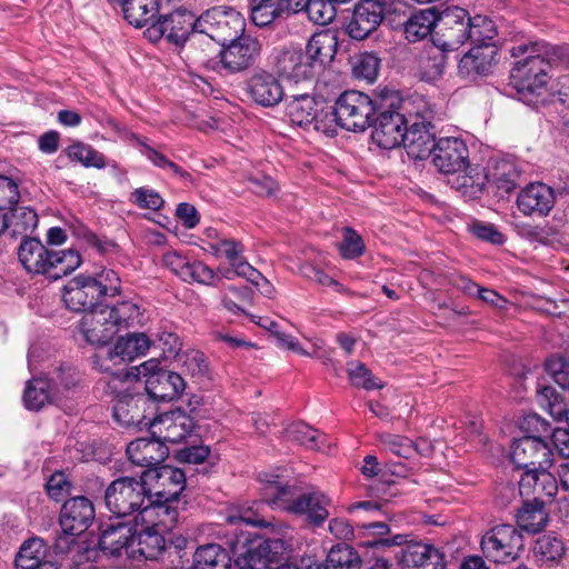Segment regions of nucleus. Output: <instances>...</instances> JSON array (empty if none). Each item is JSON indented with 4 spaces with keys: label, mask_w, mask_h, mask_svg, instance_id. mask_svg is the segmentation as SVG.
I'll return each instance as SVG.
<instances>
[{
    "label": "nucleus",
    "mask_w": 569,
    "mask_h": 569,
    "mask_svg": "<svg viewBox=\"0 0 569 569\" xmlns=\"http://www.w3.org/2000/svg\"><path fill=\"white\" fill-rule=\"evenodd\" d=\"M261 482L266 483L262 499L273 509L293 515H303L315 525H321L329 516L330 499L319 490L301 491L296 486L283 485L278 476L261 473Z\"/></svg>",
    "instance_id": "f257e3e1"
},
{
    "label": "nucleus",
    "mask_w": 569,
    "mask_h": 569,
    "mask_svg": "<svg viewBox=\"0 0 569 569\" xmlns=\"http://www.w3.org/2000/svg\"><path fill=\"white\" fill-rule=\"evenodd\" d=\"M178 510L166 503L144 507L133 518L136 558L157 560L164 551V535L172 531L178 522Z\"/></svg>",
    "instance_id": "f03ea898"
},
{
    "label": "nucleus",
    "mask_w": 569,
    "mask_h": 569,
    "mask_svg": "<svg viewBox=\"0 0 569 569\" xmlns=\"http://www.w3.org/2000/svg\"><path fill=\"white\" fill-rule=\"evenodd\" d=\"M18 259L26 271L56 281L73 272L81 264L77 250H53L37 238H23L18 249Z\"/></svg>",
    "instance_id": "7ed1b4c3"
},
{
    "label": "nucleus",
    "mask_w": 569,
    "mask_h": 569,
    "mask_svg": "<svg viewBox=\"0 0 569 569\" xmlns=\"http://www.w3.org/2000/svg\"><path fill=\"white\" fill-rule=\"evenodd\" d=\"M106 392L114 397L113 418L124 428L151 427L157 406L143 392H132L123 370L112 373L106 381Z\"/></svg>",
    "instance_id": "20e7f679"
},
{
    "label": "nucleus",
    "mask_w": 569,
    "mask_h": 569,
    "mask_svg": "<svg viewBox=\"0 0 569 569\" xmlns=\"http://www.w3.org/2000/svg\"><path fill=\"white\" fill-rule=\"evenodd\" d=\"M539 43L517 44L510 49L512 57L526 56L517 61L511 70L510 79L520 99L527 103H533L535 98L540 97L549 81L550 63L540 53Z\"/></svg>",
    "instance_id": "39448f33"
},
{
    "label": "nucleus",
    "mask_w": 569,
    "mask_h": 569,
    "mask_svg": "<svg viewBox=\"0 0 569 569\" xmlns=\"http://www.w3.org/2000/svg\"><path fill=\"white\" fill-rule=\"evenodd\" d=\"M381 108L380 99L373 100L356 90L345 91L335 106H330L331 129L336 131V126H340L348 131H365L372 124L373 114Z\"/></svg>",
    "instance_id": "423d86ee"
},
{
    "label": "nucleus",
    "mask_w": 569,
    "mask_h": 569,
    "mask_svg": "<svg viewBox=\"0 0 569 569\" xmlns=\"http://www.w3.org/2000/svg\"><path fill=\"white\" fill-rule=\"evenodd\" d=\"M432 162L435 167L445 174L458 173V179H462L457 188L467 190L468 188H476L477 191L481 190L483 182H476L469 169V150L465 142L459 137H441L437 140L433 152Z\"/></svg>",
    "instance_id": "0eeeda50"
},
{
    "label": "nucleus",
    "mask_w": 569,
    "mask_h": 569,
    "mask_svg": "<svg viewBox=\"0 0 569 569\" xmlns=\"http://www.w3.org/2000/svg\"><path fill=\"white\" fill-rule=\"evenodd\" d=\"M141 479L146 486L148 505L171 503L177 501L186 488V475L176 467L162 465L146 469Z\"/></svg>",
    "instance_id": "6e6552de"
},
{
    "label": "nucleus",
    "mask_w": 569,
    "mask_h": 569,
    "mask_svg": "<svg viewBox=\"0 0 569 569\" xmlns=\"http://www.w3.org/2000/svg\"><path fill=\"white\" fill-rule=\"evenodd\" d=\"M148 501L146 486L142 479L119 477L106 489L104 502L108 510L118 518H124L140 512Z\"/></svg>",
    "instance_id": "1a4fd4ad"
},
{
    "label": "nucleus",
    "mask_w": 569,
    "mask_h": 569,
    "mask_svg": "<svg viewBox=\"0 0 569 569\" xmlns=\"http://www.w3.org/2000/svg\"><path fill=\"white\" fill-rule=\"evenodd\" d=\"M151 346L150 339L144 333H129L120 337L112 348L100 349L93 357V363L101 372L112 373L123 370L124 367L113 369L144 356Z\"/></svg>",
    "instance_id": "9d476101"
},
{
    "label": "nucleus",
    "mask_w": 569,
    "mask_h": 569,
    "mask_svg": "<svg viewBox=\"0 0 569 569\" xmlns=\"http://www.w3.org/2000/svg\"><path fill=\"white\" fill-rule=\"evenodd\" d=\"M286 114L297 127L312 129L327 136L335 134V130L331 129L330 106L317 101L313 96H293L287 103Z\"/></svg>",
    "instance_id": "9b49d317"
},
{
    "label": "nucleus",
    "mask_w": 569,
    "mask_h": 569,
    "mask_svg": "<svg viewBox=\"0 0 569 569\" xmlns=\"http://www.w3.org/2000/svg\"><path fill=\"white\" fill-rule=\"evenodd\" d=\"M486 558L496 563H509L519 558L523 549V536L513 525H497L481 539Z\"/></svg>",
    "instance_id": "f8f14e48"
},
{
    "label": "nucleus",
    "mask_w": 569,
    "mask_h": 569,
    "mask_svg": "<svg viewBox=\"0 0 569 569\" xmlns=\"http://www.w3.org/2000/svg\"><path fill=\"white\" fill-rule=\"evenodd\" d=\"M398 97L391 94L390 97H381L380 106L382 108L377 111L378 117L372 120V141L382 149H393L399 147L403 140L406 127L408 126L410 118L407 119L402 113L390 110L388 108L393 107L395 101Z\"/></svg>",
    "instance_id": "ddd939ff"
},
{
    "label": "nucleus",
    "mask_w": 569,
    "mask_h": 569,
    "mask_svg": "<svg viewBox=\"0 0 569 569\" xmlns=\"http://www.w3.org/2000/svg\"><path fill=\"white\" fill-rule=\"evenodd\" d=\"M244 20L232 8L213 7L198 18V32L226 46V43L242 34Z\"/></svg>",
    "instance_id": "4468645a"
},
{
    "label": "nucleus",
    "mask_w": 569,
    "mask_h": 569,
    "mask_svg": "<svg viewBox=\"0 0 569 569\" xmlns=\"http://www.w3.org/2000/svg\"><path fill=\"white\" fill-rule=\"evenodd\" d=\"M470 22L471 17L467 10L459 7L447 8L438 13V30L432 41L445 50H457L469 40Z\"/></svg>",
    "instance_id": "2eb2a0df"
},
{
    "label": "nucleus",
    "mask_w": 569,
    "mask_h": 569,
    "mask_svg": "<svg viewBox=\"0 0 569 569\" xmlns=\"http://www.w3.org/2000/svg\"><path fill=\"white\" fill-rule=\"evenodd\" d=\"M553 452L540 437L526 436L511 443L510 459L515 466L528 471L537 468H550Z\"/></svg>",
    "instance_id": "dca6fc26"
},
{
    "label": "nucleus",
    "mask_w": 569,
    "mask_h": 569,
    "mask_svg": "<svg viewBox=\"0 0 569 569\" xmlns=\"http://www.w3.org/2000/svg\"><path fill=\"white\" fill-rule=\"evenodd\" d=\"M246 92L253 103L263 108L278 106L284 97L280 79L264 69H256L246 80Z\"/></svg>",
    "instance_id": "f3484780"
},
{
    "label": "nucleus",
    "mask_w": 569,
    "mask_h": 569,
    "mask_svg": "<svg viewBox=\"0 0 569 569\" xmlns=\"http://www.w3.org/2000/svg\"><path fill=\"white\" fill-rule=\"evenodd\" d=\"M386 0H361L349 19L346 31L355 40H363L383 21Z\"/></svg>",
    "instance_id": "a211bd4d"
},
{
    "label": "nucleus",
    "mask_w": 569,
    "mask_h": 569,
    "mask_svg": "<svg viewBox=\"0 0 569 569\" xmlns=\"http://www.w3.org/2000/svg\"><path fill=\"white\" fill-rule=\"evenodd\" d=\"M270 63L278 78H283L295 83L313 77L312 62L308 60V57H306L300 48L276 50L270 58Z\"/></svg>",
    "instance_id": "6ab92c4d"
},
{
    "label": "nucleus",
    "mask_w": 569,
    "mask_h": 569,
    "mask_svg": "<svg viewBox=\"0 0 569 569\" xmlns=\"http://www.w3.org/2000/svg\"><path fill=\"white\" fill-rule=\"evenodd\" d=\"M431 129V122L420 111L410 114L401 142L409 157L422 160L432 154L437 141Z\"/></svg>",
    "instance_id": "aec40b11"
},
{
    "label": "nucleus",
    "mask_w": 569,
    "mask_h": 569,
    "mask_svg": "<svg viewBox=\"0 0 569 569\" xmlns=\"http://www.w3.org/2000/svg\"><path fill=\"white\" fill-rule=\"evenodd\" d=\"M99 546L107 557H121L136 559L134 523L116 521L101 526Z\"/></svg>",
    "instance_id": "412c9836"
},
{
    "label": "nucleus",
    "mask_w": 569,
    "mask_h": 569,
    "mask_svg": "<svg viewBox=\"0 0 569 569\" xmlns=\"http://www.w3.org/2000/svg\"><path fill=\"white\" fill-rule=\"evenodd\" d=\"M516 204L525 217L545 218L556 204L555 190L542 182L529 183L519 191Z\"/></svg>",
    "instance_id": "4be33fe9"
},
{
    "label": "nucleus",
    "mask_w": 569,
    "mask_h": 569,
    "mask_svg": "<svg viewBox=\"0 0 569 569\" xmlns=\"http://www.w3.org/2000/svg\"><path fill=\"white\" fill-rule=\"evenodd\" d=\"M207 250L217 258H226L239 277L259 286V279H262V274L242 257L244 248L240 241L222 237L214 241H208Z\"/></svg>",
    "instance_id": "5701e85b"
},
{
    "label": "nucleus",
    "mask_w": 569,
    "mask_h": 569,
    "mask_svg": "<svg viewBox=\"0 0 569 569\" xmlns=\"http://www.w3.org/2000/svg\"><path fill=\"white\" fill-rule=\"evenodd\" d=\"M101 298L91 274H78L63 287V302L76 312L93 310Z\"/></svg>",
    "instance_id": "b1692460"
},
{
    "label": "nucleus",
    "mask_w": 569,
    "mask_h": 569,
    "mask_svg": "<svg viewBox=\"0 0 569 569\" xmlns=\"http://www.w3.org/2000/svg\"><path fill=\"white\" fill-rule=\"evenodd\" d=\"M220 52L222 68L231 73L250 67L260 50L258 40L250 36H239L229 41Z\"/></svg>",
    "instance_id": "393cba45"
},
{
    "label": "nucleus",
    "mask_w": 569,
    "mask_h": 569,
    "mask_svg": "<svg viewBox=\"0 0 569 569\" xmlns=\"http://www.w3.org/2000/svg\"><path fill=\"white\" fill-rule=\"evenodd\" d=\"M151 428L158 429L159 439L162 443H179L183 441L194 428L193 419L181 410H174L161 415L154 419ZM156 430L152 431L154 436Z\"/></svg>",
    "instance_id": "a878e982"
},
{
    "label": "nucleus",
    "mask_w": 569,
    "mask_h": 569,
    "mask_svg": "<svg viewBox=\"0 0 569 569\" xmlns=\"http://www.w3.org/2000/svg\"><path fill=\"white\" fill-rule=\"evenodd\" d=\"M521 495H533L536 501L547 505L553 500L558 492V483L548 468H533L525 471L519 481Z\"/></svg>",
    "instance_id": "bb28decb"
},
{
    "label": "nucleus",
    "mask_w": 569,
    "mask_h": 569,
    "mask_svg": "<svg viewBox=\"0 0 569 569\" xmlns=\"http://www.w3.org/2000/svg\"><path fill=\"white\" fill-rule=\"evenodd\" d=\"M183 378L173 371H158L146 379V393L150 400L156 402L172 401L178 399L184 391Z\"/></svg>",
    "instance_id": "cd10ccee"
},
{
    "label": "nucleus",
    "mask_w": 569,
    "mask_h": 569,
    "mask_svg": "<svg viewBox=\"0 0 569 569\" xmlns=\"http://www.w3.org/2000/svg\"><path fill=\"white\" fill-rule=\"evenodd\" d=\"M94 519V507L83 496L67 500L60 513V528L66 531L84 532Z\"/></svg>",
    "instance_id": "c85d7f7f"
},
{
    "label": "nucleus",
    "mask_w": 569,
    "mask_h": 569,
    "mask_svg": "<svg viewBox=\"0 0 569 569\" xmlns=\"http://www.w3.org/2000/svg\"><path fill=\"white\" fill-rule=\"evenodd\" d=\"M169 455L168 447L158 438H138L127 446L128 459L147 469L158 467Z\"/></svg>",
    "instance_id": "c756f323"
},
{
    "label": "nucleus",
    "mask_w": 569,
    "mask_h": 569,
    "mask_svg": "<svg viewBox=\"0 0 569 569\" xmlns=\"http://www.w3.org/2000/svg\"><path fill=\"white\" fill-rule=\"evenodd\" d=\"M79 331L90 345H104L117 333L103 307L94 308L86 313L79 322Z\"/></svg>",
    "instance_id": "7c9ffc66"
},
{
    "label": "nucleus",
    "mask_w": 569,
    "mask_h": 569,
    "mask_svg": "<svg viewBox=\"0 0 569 569\" xmlns=\"http://www.w3.org/2000/svg\"><path fill=\"white\" fill-rule=\"evenodd\" d=\"M496 56L493 46H475L459 61L458 73L466 79L486 76L492 67Z\"/></svg>",
    "instance_id": "2f4dec72"
},
{
    "label": "nucleus",
    "mask_w": 569,
    "mask_h": 569,
    "mask_svg": "<svg viewBox=\"0 0 569 569\" xmlns=\"http://www.w3.org/2000/svg\"><path fill=\"white\" fill-rule=\"evenodd\" d=\"M338 47V39L336 33L326 30L315 33L306 48L305 54L308 60L312 62V72H316L317 68H321L325 64L332 61Z\"/></svg>",
    "instance_id": "473e14b6"
},
{
    "label": "nucleus",
    "mask_w": 569,
    "mask_h": 569,
    "mask_svg": "<svg viewBox=\"0 0 569 569\" xmlns=\"http://www.w3.org/2000/svg\"><path fill=\"white\" fill-rule=\"evenodd\" d=\"M167 29V41L181 46L191 32H198V18L186 9H177L162 17Z\"/></svg>",
    "instance_id": "72a5a7b5"
},
{
    "label": "nucleus",
    "mask_w": 569,
    "mask_h": 569,
    "mask_svg": "<svg viewBox=\"0 0 569 569\" xmlns=\"http://www.w3.org/2000/svg\"><path fill=\"white\" fill-rule=\"evenodd\" d=\"M448 50L440 48L432 41L431 46L425 48L417 60V76L427 82L439 80L446 69Z\"/></svg>",
    "instance_id": "f704fd0d"
},
{
    "label": "nucleus",
    "mask_w": 569,
    "mask_h": 569,
    "mask_svg": "<svg viewBox=\"0 0 569 569\" xmlns=\"http://www.w3.org/2000/svg\"><path fill=\"white\" fill-rule=\"evenodd\" d=\"M102 307L109 321L117 328V333L120 330L143 325L144 317L141 307L133 300H122L112 306Z\"/></svg>",
    "instance_id": "c9c22d12"
},
{
    "label": "nucleus",
    "mask_w": 569,
    "mask_h": 569,
    "mask_svg": "<svg viewBox=\"0 0 569 569\" xmlns=\"http://www.w3.org/2000/svg\"><path fill=\"white\" fill-rule=\"evenodd\" d=\"M438 24V13L435 9H421L411 12L406 20L403 33L408 41L416 42L427 38Z\"/></svg>",
    "instance_id": "e433bc0d"
},
{
    "label": "nucleus",
    "mask_w": 569,
    "mask_h": 569,
    "mask_svg": "<svg viewBox=\"0 0 569 569\" xmlns=\"http://www.w3.org/2000/svg\"><path fill=\"white\" fill-rule=\"evenodd\" d=\"M271 543L270 540L253 542L237 557L236 563L239 569H267L276 560V553L271 551Z\"/></svg>",
    "instance_id": "4c0bfd02"
},
{
    "label": "nucleus",
    "mask_w": 569,
    "mask_h": 569,
    "mask_svg": "<svg viewBox=\"0 0 569 569\" xmlns=\"http://www.w3.org/2000/svg\"><path fill=\"white\" fill-rule=\"evenodd\" d=\"M231 558L219 545L209 543L199 547L190 569H230Z\"/></svg>",
    "instance_id": "58836bf2"
},
{
    "label": "nucleus",
    "mask_w": 569,
    "mask_h": 569,
    "mask_svg": "<svg viewBox=\"0 0 569 569\" xmlns=\"http://www.w3.org/2000/svg\"><path fill=\"white\" fill-rule=\"evenodd\" d=\"M46 546L41 538H31L24 541L16 556V569H36L42 563H52L46 560Z\"/></svg>",
    "instance_id": "ea45409f"
},
{
    "label": "nucleus",
    "mask_w": 569,
    "mask_h": 569,
    "mask_svg": "<svg viewBox=\"0 0 569 569\" xmlns=\"http://www.w3.org/2000/svg\"><path fill=\"white\" fill-rule=\"evenodd\" d=\"M543 502L536 500L527 501L517 513L518 526L528 532L537 533L541 531L548 521V513Z\"/></svg>",
    "instance_id": "a19ab883"
},
{
    "label": "nucleus",
    "mask_w": 569,
    "mask_h": 569,
    "mask_svg": "<svg viewBox=\"0 0 569 569\" xmlns=\"http://www.w3.org/2000/svg\"><path fill=\"white\" fill-rule=\"evenodd\" d=\"M124 19L136 28L147 24L158 12L157 0H123Z\"/></svg>",
    "instance_id": "79ce46f5"
},
{
    "label": "nucleus",
    "mask_w": 569,
    "mask_h": 569,
    "mask_svg": "<svg viewBox=\"0 0 569 569\" xmlns=\"http://www.w3.org/2000/svg\"><path fill=\"white\" fill-rule=\"evenodd\" d=\"M51 386L44 378H32L27 382L23 392V403L28 410H40L47 402L56 399Z\"/></svg>",
    "instance_id": "37998d69"
},
{
    "label": "nucleus",
    "mask_w": 569,
    "mask_h": 569,
    "mask_svg": "<svg viewBox=\"0 0 569 569\" xmlns=\"http://www.w3.org/2000/svg\"><path fill=\"white\" fill-rule=\"evenodd\" d=\"M250 12L258 27H267L284 17L282 0H250Z\"/></svg>",
    "instance_id": "c03bdc74"
},
{
    "label": "nucleus",
    "mask_w": 569,
    "mask_h": 569,
    "mask_svg": "<svg viewBox=\"0 0 569 569\" xmlns=\"http://www.w3.org/2000/svg\"><path fill=\"white\" fill-rule=\"evenodd\" d=\"M402 560L407 566L427 567L438 566L442 557L438 549L427 543L407 546L402 552Z\"/></svg>",
    "instance_id": "a18cd8bd"
},
{
    "label": "nucleus",
    "mask_w": 569,
    "mask_h": 569,
    "mask_svg": "<svg viewBox=\"0 0 569 569\" xmlns=\"http://www.w3.org/2000/svg\"><path fill=\"white\" fill-rule=\"evenodd\" d=\"M361 529L366 530L368 533L377 536L372 539H368L361 545L367 548H389L393 546H402L407 542V537L405 535H396L392 538H383V536L390 532V527L382 521H373L367 525H363Z\"/></svg>",
    "instance_id": "49530a36"
},
{
    "label": "nucleus",
    "mask_w": 569,
    "mask_h": 569,
    "mask_svg": "<svg viewBox=\"0 0 569 569\" xmlns=\"http://www.w3.org/2000/svg\"><path fill=\"white\" fill-rule=\"evenodd\" d=\"M286 436L308 449H321L326 440L323 433L301 421L291 423L286 429Z\"/></svg>",
    "instance_id": "de8ad7c7"
},
{
    "label": "nucleus",
    "mask_w": 569,
    "mask_h": 569,
    "mask_svg": "<svg viewBox=\"0 0 569 569\" xmlns=\"http://www.w3.org/2000/svg\"><path fill=\"white\" fill-rule=\"evenodd\" d=\"M325 569H361V560L351 547L339 543L330 549Z\"/></svg>",
    "instance_id": "09e8293b"
},
{
    "label": "nucleus",
    "mask_w": 569,
    "mask_h": 569,
    "mask_svg": "<svg viewBox=\"0 0 569 569\" xmlns=\"http://www.w3.org/2000/svg\"><path fill=\"white\" fill-rule=\"evenodd\" d=\"M39 219L37 212L30 207H18L13 209L9 220V230L12 236L28 238L27 234L36 230Z\"/></svg>",
    "instance_id": "8fccbe9b"
},
{
    "label": "nucleus",
    "mask_w": 569,
    "mask_h": 569,
    "mask_svg": "<svg viewBox=\"0 0 569 569\" xmlns=\"http://www.w3.org/2000/svg\"><path fill=\"white\" fill-rule=\"evenodd\" d=\"M537 398L540 407L555 420L566 422L569 409L565 399L552 387H542Z\"/></svg>",
    "instance_id": "3c124183"
},
{
    "label": "nucleus",
    "mask_w": 569,
    "mask_h": 569,
    "mask_svg": "<svg viewBox=\"0 0 569 569\" xmlns=\"http://www.w3.org/2000/svg\"><path fill=\"white\" fill-rule=\"evenodd\" d=\"M69 159L80 162L82 166L102 169L106 167L104 156L93 149L90 144L83 142H74L66 149Z\"/></svg>",
    "instance_id": "603ef678"
},
{
    "label": "nucleus",
    "mask_w": 569,
    "mask_h": 569,
    "mask_svg": "<svg viewBox=\"0 0 569 569\" xmlns=\"http://www.w3.org/2000/svg\"><path fill=\"white\" fill-rule=\"evenodd\" d=\"M565 553L563 542L551 536L540 537L535 547V556L541 565L556 563Z\"/></svg>",
    "instance_id": "864d4df0"
},
{
    "label": "nucleus",
    "mask_w": 569,
    "mask_h": 569,
    "mask_svg": "<svg viewBox=\"0 0 569 569\" xmlns=\"http://www.w3.org/2000/svg\"><path fill=\"white\" fill-rule=\"evenodd\" d=\"M347 373L353 387L365 390L382 389L383 382L376 378L372 372L360 361L347 363Z\"/></svg>",
    "instance_id": "5fc2aeb1"
},
{
    "label": "nucleus",
    "mask_w": 569,
    "mask_h": 569,
    "mask_svg": "<svg viewBox=\"0 0 569 569\" xmlns=\"http://www.w3.org/2000/svg\"><path fill=\"white\" fill-rule=\"evenodd\" d=\"M80 381V372L71 365H61L51 373L48 382L51 391L58 397L63 391L76 387Z\"/></svg>",
    "instance_id": "6e6d98bb"
},
{
    "label": "nucleus",
    "mask_w": 569,
    "mask_h": 569,
    "mask_svg": "<svg viewBox=\"0 0 569 569\" xmlns=\"http://www.w3.org/2000/svg\"><path fill=\"white\" fill-rule=\"evenodd\" d=\"M468 32L469 40L476 46H490L489 41L496 37L497 28L490 18L477 14L471 17Z\"/></svg>",
    "instance_id": "4d7b16f0"
},
{
    "label": "nucleus",
    "mask_w": 569,
    "mask_h": 569,
    "mask_svg": "<svg viewBox=\"0 0 569 569\" xmlns=\"http://www.w3.org/2000/svg\"><path fill=\"white\" fill-rule=\"evenodd\" d=\"M379 67L380 59L375 53L362 52L352 60V74L371 83L377 79Z\"/></svg>",
    "instance_id": "13d9d810"
},
{
    "label": "nucleus",
    "mask_w": 569,
    "mask_h": 569,
    "mask_svg": "<svg viewBox=\"0 0 569 569\" xmlns=\"http://www.w3.org/2000/svg\"><path fill=\"white\" fill-rule=\"evenodd\" d=\"M379 441L385 450L406 459L411 458L418 451L417 445L405 436L381 433Z\"/></svg>",
    "instance_id": "bf43d9fd"
},
{
    "label": "nucleus",
    "mask_w": 569,
    "mask_h": 569,
    "mask_svg": "<svg viewBox=\"0 0 569 569\" xmlns=\"http://www.w3.org/2000/svg\"><path fill=\"white\" fill-rule=\"evenodd\" d=\"M519 172L512 163L501 162L488 179L492 180L501 193H510L517 187Z\"/></svg>",
    "instance_id": "052dcab7"
},
{
    "label": "nucleus",
    "mask_w": 569,
    "mask_h": 569,
    "mask_svg": "<svg viewBox=\"0 0 569 569\" xmlns=\"http://www.w3.org/2000/svg\"><path fill=\"white\" fill-rule=\"evenodd\" d=\"M181 368L193 378L207 377L209 367L204 355L199 350H187L177 359Z\"/></svg>",
    "instance_id": "680f3d73"
},
{
    "label": "nucleus",
    "mask_w": 569,
    "mask_h": 569,
    "mask_svg": "<svg viewBox=\"0 0 569 569\" xmlns=\"http://www.w3.org/2000/svg\"><path fill=\"white\" fill-rule=\"evenodd\" d=\"M310 21L326 26L336 17V7L328 0H307L303 8Z\"/></svg>",
    "instance_id": "e2e57ef3"
},
{
    "label": "nucleus",
    "mask_w": 569,
    "mask_h": 569,
    "mask_svg": "<svg viewBox=\"0 0 569 569\" xmlns=\"http://www.w3.org/2000/svg\"><path fill=\"white\" fill-rule=\"evenodd\" d=\"M130 201L141 209L153 211L160 210L164 204V200L159 192L148 187L133 190L130 194Z\"/></svg>",
    "instance_id": "0e129e2a"
},
{
    "label": "nucleus",
    "mask_w": 569,
    "mask_h": 569,
    "mask_svg": "<svg viewBox=\"0 0 569 569\" xmlns=\"http://www.w3.org/2000/svg\"><path fill=\"white\" fill-rule=\"evenodd\" d=\"M94 283L97 284V289L101 297L109 296L114 297L120 293V278L119 276L111 269L103 268L101 271L96 272L91 276Z\"/></svg>",
    "instance_id": "69168bd1"
},
{
    "label": "nucleus",
    "mask_w": 569,
    "mask_h": 569,
    "mask_svg": "<svg viewBox=\"0 0 569 569\" xmlns=\"http://www.w3.org/2000/svg\"><path fill=\"white\" fill-rule=\"evenodd\" d=\"M365 251V243L361 237L352 229L346 228L343 239L339 244V252L346 259H355Z\"/></svg>",
    "instance_id": "338daca9"
},
{
    "label": "nucleus",
    "mask_w": 569,
    "mask_h": 569,
    "mask_svg": "<svg viewBox=\"0 0 569 569\" xmlns=\"http://www.w3.org/2000/svg\"><path fill=\"white\" fill-rule=\"evenodd\" d=\"M184 281H194L206 286H212L219 280V274L201 261H192L188 268Z\"/></svg>",
    "instance_id": "774afa93"
}]
</instances>
